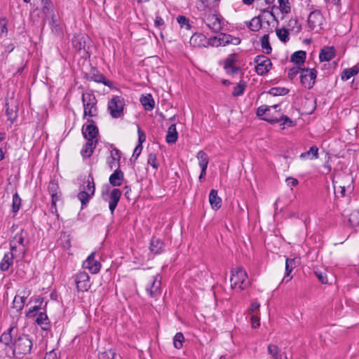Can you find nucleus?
Here are the masks:
<instances>
[{
    "mask_svg": "<svg viewBox=\"0 0 359 359\" xmlns=\"http://www.w3.org/2000/svg\"><path fill=\"white\" fill-rule=\"evenodd\" d=\"M260 307V304L257 300H253L251 302L250 308L247 310L248 313H252L257 311H259Z\"/></svg>",
    "mask_w": 359,
    "mask_h": 359,
    "instance_id": "obj_58",
    "label": "nucleus"
},
{
    "mask_svg": "<svg viewBox=\"0 0 359 359\" xmlns=\"http://www.w3.org/2000/svg\"><path fill=\"white\" fill-rule=\"evenodd\" d=\"M306 52L304 50L296 51L291 56V62L296 65L302 64L306 59Z\"/></svg>",
    "mask_w": 359,
    "mask_h": 359,
    "instance_id": "obj_40",
    "label": "nucleus"
},
{
    "mask_svg": "<svg viewBox=\"0 0 359 359\" xmlns=\"http://www.w3.org/2000/svg\"><path fill=\"white\" fill-rule=\"evenodd\" d=\"M177 22L182 26H186L187 29L190 28L189 20L184 15H179L177 18Z\"/></svg>",
    "mask_w": 359,
    "mask_h": 359,
    "instance_id": "obj_60",
    "label": "nucleus"
},
{
    "mask_svg": "<svg viewBox=\"0 0 359 359\" xmlns=\"http://www.w3.org/2000/svg\"><path fill=\"white\" fill-rule=\"evenodd\" d=\"M261 46L264 53L266 54H270L272 51V48L269 43V34H264L261 38Z\"/></svg>",
    "mask_w": 359,
    "mask_h": 359,
    "instance_id": "obj_42",
    "label": "nucleus"
},
{
    "mask_svg": "<svg viewBox=\"0 0 359 359\" xmlns=\"http://www.w3.org/2000/svg\"><path fill=\"white\" fill-rule=\"evenodd\" d=\"M28 294L25 291L23 295L15 296L13 302V308L15 309L17 311H21L25 305V301L27 298Z\"/></svg>",
    "mask_w": 359,
    "mask_h": 359,
    "instance_id": "obj_33",
    "label": "nucleus"
},
{
    "mask_svg": "<svg viewBox=\"0 0 359 359\" xmlns=\"http://www.w3.org/2000/svg\"><path fill=\"white\" fill-rule=\"evenodd\" d=\"M147 163L150 164L154 169H157L158 164L156 163V155L153 153H150L147 158Z\"/></svg>",
    "mask_w": 359,
    "mask_h": 359,
    "instance_id": "obj_56",
    "label": "nucleus"
},
{
    "mask_svg": "<svg viewBox=\"0 0 359 359\" xmlns=\"http://www.w3.org/2000/svg\"><path fill=\"white\" fill-rule=\"evenodd\" d=\"M29 244V237L27 231L21 229L10 241V247L11 251H15V253L19 252V255L23 257L26 248Z\"/></svg>",
    "mask_w": 359,
    "mask_h": 359,
    "instance_id": "obj_2",
    "label": "nucleus"
},
{
    "mask_svg": "<svg viewBox=\"0 0 359 359\" xmlns=\"http://www.w3.org/2000/svg\"><path fill=\"white\" fill-rule=\"evenodd\" d=\"M88 124L83 126L82 134L87 141L91 140L93 142L97 143L99 135L98 128L93 120L88 118Z\"/></svg>",
    "mask_w": 359,
    "mask_h": 359,
    "instance_id": "obj_8",
    "label": "nucleus"
},
{
    "mask_svg": "<svg viewBox=\"0 0 359 359\" xmlns=\"http://www.w3.org/2000/svg\"><path fill=\"white\" fill-rule=\"evenodd\" d=\"M60 241L62 247L65 249H69L71 246L70 236L66 233H62L60 236Z\"/></svg>",
    "mask_w": 359,
    "mask_h": 359,
    "instance_id": "obj_50",
    "label": "nucleus"
},
{
    "mask_svg": "<svg viewBox=\"0 0 359 359\" xmlns=\"http://www.w3.org/2000/svg\"><path fill=\"white\" fill-rule=\"evenodd\" d=\"M82 102L83 105V117H94L97 116L98 109L97 107V100L93 93H83Z\"/></svg>",
    "mask_w": 359,
    "mask_h": 359,
    "instance_id": "obj_5",
    "label": "nucleus"
},
{
    "mask_svg": "<svg viewBox=\"0 0 359 359\" xmlns=\"http://www.w3.org/2000/svg\"><path fill=\"white\" fill-rule=\"evenodd\" d=\"M36 323L41 327L42 330H47L49 329L50 323L46 313L41 312L36 318Z\"/></svg>",
    "mask_w": 359,
    "mask_h": 359,
    "instance_id": "obj_36",
    "label": "nucleus"
},
{
    "mask_svg": "<svg viewBox=\"0 0 359 359\" xmlns=\"http://www.w3.org/2000/svg\"><path fill=\"white\" fill-rule=\"evenodd\" d=\"M164 248L163 242L157 238H152L150 241V250L154 254L161 253Z\"/></svg>",
    "mask_w": 359,
    "mask_h": 359,
    "instance_id": "obj_29",
    "label": "nucleus"
},
{
    "mask_svg": "<svg viewBox=\"0 0 359 359\" xmlns=\"http://www.w3.org/2000/svg\"><path fill=\"white\" fill-rule=\"evenodd\" d=\"M125 101L121 96L113 97L108 102V110L113 118H117L123 116Z\"/></svg>",
    "mask_w": 359,
    "mask_h": 359,
    "instance_id": "obj_7",
    "label": "nucleus"
},
{
    "mask_svg": "<svg viewBox=\"0 0 359 359\" xmlns=\"http://www.w3.org/2000/svg\"><path fill=\"white\" fill-rule=\"evenodd\" d=\"M278 2L282 12L288 13L290 11V6L288 0H278Z\"/></svg>",
    "mask_w": 359,
    "mask_h": 359,
    "instance_id": "obj_54",
    "label": "nucleus"
},
{
    "mask_svg": "<svg viewBox=\"0 0 359 359\" xmlns=\"http://www.w3.org/2000/svg\"><path fill=\"white\" fill-rule=\"evenodd\" d=\"M315 273L321 283L326 284L327 283V278L325 273L323 271H316Z\"/></svg>",
    "mask_w": 359,
    "mask_h": 359,
    "instance_id": "obj_61",
    "label": "nucleus"
},
{
    "mask_svg": "<svg viewBox=\"0 0 359 359\" xmlns=\"http://www.w3.org/2000/svg\"><path fill=\"white\" fill-rule=\"evenodd\" d=\"M267 351L271 359H287L286 355L285 353L282 354L280 349L275 344H269Z\"/></svg>",
    "mask_w": 359,
    "mask_h": 359,
    "instance_id": "obj_26",
    "label": "nucleus"
},
{
    "mask_svg": "<svg viewBox=\"0 0 359 359\" xmlns=\"http://www.w3.org/2000/svg\"><path fill=\"white\" fill-rule=\"evenodd\" d=\"M72 44L74 48H75L77 50H85L86 41L84 36L81 35L74 36L72 39Z\"/></svg>",
    "mask_w": 359,
    "mask_h": 359,
    "instance_id": "obj_38",
    "label": "nucleus"
},
{
    "mask_svg": "<svg viewBox=\"0 0 359 359\" xmlns=\"http://www.w3.org/2000/svg\"><path fill=\"white\" fill-rule=\"evenodd\" d=\"M209 202L214 209H219L221 207L222 199L218 196L217 191L212 189L209 194Z\"/></svg>",
    "mask_w": 359,
    "mask_h": 359,
    "instance_id": "obj_31",
    "label": "nucleus"
},
{
    "mask_svg": "<svg viewBox=\"0 0 359 359\" xmlns=\"http://www.w3.org/2000/svg\"><path fill=\"white\" fill-rule=\"evenodd\" d=\"M245 90V85L238 83L236 86H234L232 95L235 97L240 96L243 95Z\"/></svg>",
    "mask_w": 359,
    "mask_h": 359,
    "instance_id": "obj_55",
    "label": "nucleus"
},
{
    "mask_svg": "<svg viewBox=\"0 0 359 359\" xmlns=\"http://www.w3.org/2000/svg\"><path fill=\"white\" fill-rule=\"evenodd\" d=\"M317 71L315 69H302L300 75V81L302 85L308 89H311L316 81Z\"/></svg>",
    "mask_w": 359,
    "mask_h": 359,
    "instance_id": "obj_11",
    "label": "nucleus"
},
{
    "mask_svg": "<svg viewBox=\"0 0 359 359\" xmlns=\"http://www.w3.org/2000/svg\"><path fill=\"white\" fill-rule=\"evenodd\" d=\"M89 79L97 83H102L104 85L111 87L112 82L106 79L102 74H100L95 69H93L89 74Z\"/></svg>",
    "mask_w": 359,
    "mask_h": 359,
    "instance_id": "obj_20",
    "label": "nucleus"
},
{
    "mask_svg": "<svg viewBox=\"0 0 359 359\" xmlns=\"http://www.w3.org/2000/svg\"><path fill=\"white\" fill-rule=\"evenodd\" d=\"M276 34L278 39L283 42H287L289 40V32L286 29H278L276 30Z\"/></svg>",
    "mask_w": 359,
    "mask_h": 359,
    "instance_id": "obj_51",
    "label": "nucleus"
},
{
    "mask_svg": "<svg viewBox=\"0 0 359 359\" xmlns=\"http://www.w3.org/2000/svg\"><path fill=\"white\" fill-rule=\"evenodd\" d=\"M178 138V133L176 130V125L172 124L168 129L166 135V142L168 144L175 143Z\"/></svg>",
    "mask_w": 359,
    "mask_h": 359,
    "instance_id": "obj_34",
    "label": "nucleus"
},
{
    "mask_svg": "<svg viewBox=\"0 0 359 359\" xmlns=\"http://www.w3.org/2000/svg\"><path fill=\"white\" fill-rule=\"evenodd\" d=\"M86 183L87 184L84 186L83 190L80 191L77 196L81 203L82 208L87 205L95 191L94 180L91 174L88 175Z\"/></svg>",
    "mask_w": 359,
    "mask_h": 359,
    "instance_id": "obj_6",
    "label": "nucleus"
},
{
    "mask_svg": "<svg viewBox=\"0 0 359 359\" xmlns=\"http://www.w3.org/2000/svg\"><path fill=\"white\" fill-rule=\"evenodd\" d=\"M43 4L42 11L47 16L53 13V5L51 0H41Z\"/></svg>",
    "mask_w": 359,
    "mask_h": 359,
    "instance_id": "obj_43",
    "label": "nucleus"
},
{
    "mask_svg": "<svg viewBox=\"0 0 359 359\" xmlns=\"http://www.w3.org/2000/svg\"><path fill=\"white\" fill-rule=\"evenodd\" d=\"M207 46H216V47L221 46V42H219V36H213L210 39H208Z\"/></svg>",
    "mask_w": 359,
    "mask_h": 359,
    "instance_id": "obj_59",
    "label": "nucleus"
},
{
    "mask_svg": "<svg viewBox=\"0 0 359 359\" xmlns=\"http://www.w3.org/2000/svg\"><path fill=\"white\" fill-rule=\"evenodd\" d=\"M208 39L204 34L201 33L193 34L189 41L190 45L195 48L206 47Z\"/></svg>",
    "mask_w": 359,
    "mask_h": 359,
    "instance_id": "obj_17",
    "label": "nucleus"
},
{
    "mask_svg": "<svg viewBox=\"0 0 359 359\" xmlns=\"http://www.w3.org/2000/svg\"><path fill=\"white\" fill-rule=\"evenodd\" d=\"M266 15L273 16V13L269 11H264L263 14L253 18L249 22L248 27L253 32H257L262 28L263 19L266 18Z\"/></svg>",
    "mask_w": 359,
    "mask_h": 359,
    "instance_id": "obj_16",
    "label": "nucleus"
},
{
    "mask_svg": "<svg viewBox=\"0 0 359 359\" xmlns=\"http://www.w3.org/2000/svg\"><path fill=\"white\" fill-rule=\"evenodd\" d=\"M196 157L198 160V164L201 168L207 169L209 163V158L206 153L203 151H199Z\"/></svg>",
    "mask_w": 359,
    "mask_h": 359,
    "instance_id": "obj_41",
    "label": "nucleus"
},
{
    "mask_svg": "<svg viewBox=\"0 0 359 359\" xmlns=\"http://www.w3.org/2000/svg\"><path fill=\"white\" fill-rule=\"evenodd\" d=\"M231 287L243 290L250 286V280L245 271L241 267H237L231 270L230 278Z\"/></svg>",
    "mask_w": 359,
    "mask_h": 359,
    "instance_id": "obj_3",
    "label": "nucleus"
},
{
    "mask_svg": "<svg viewBox=\"0 0 359 359\" xmlns=\"http://www.w3.org/2000/svg\"><path fill=\"white\" fill-rule=\"evenodd\" d=\"M213 0H201V8L202 10L205 11L210 8L211 4Z\"/></svg>",
    "mask_w": 359,
    "mask_h": 359,
    "instance_id": "obj_64",
    "label": "nucleus"
},
{
    "mask_svg": "<svg viewBox=\"0 0 359 359\" xmlns=\"http://www.w3.org/2000/svg\"><path fill=\"white\" fill-rule=\"evenodd\" d=\"M294 259L287 258L285 260V276L283 278V280H285L286 282H288L290 278L286 279L287 276H289L290 273L292 272L294 268Z\"/></svg>",
    "mask_w": 359,
    "mask_h": 359,
    "instance_id": "obj_44",
    "label": "nucleus"
},
{
    "mask_svg": "<svg viewBox=\"0 0 359 359\" xmlns=\"http://www.w3.org/2000/svg\"><path fill=\"white\" fill-rule=\"evenodd\" d=\"M348 221L353 226H359V210L352 212L349 216Z\"/></svg>",
    "mask_w": 359,
    "mask_h": 359,
    "instance_id": "obj_48",
    "label": "nucleus"
},
{
    "mask_svg": "<svg viewBox=\"0 0 359 359\" xmlns=\"http://www.w3.org/2000/svg\"><path fill=\"white\" fill-rule=\"evenodd\" d=\"M335 56V49L333 46H326L321 49L319 54L320 62L330 61Z\"/></svg>",
    "mask_w": 359,
    "mask_h": 359,
    "instance_id": "obj_21",
    "label": "nucleus"
},
{
    "mask_svg": "<svg viewBox=\"0 0 359 359\" xmlns=\"http://www.w3.org/2000/svg\"><path fill=\"white\" fill-rule=\"evenodd\" d=\"M348 184L346 186H334L333 185L334 189V194L337 197H344L345 196L350 194L353 191V186L351 185V180H348Z\"/></svg>",
    "mask_w": 359,
    "mask_h": 359,
    "instance_id": "obj_22",
    "label": "nucleus"
},
{
    "mask_svg": "<svg viewBox=\"0 0 359 359\" xmlns=\"http://www.w3.org/2000/svg\"><path fill=\"white\" fill-rule=\"evenodd\" d=\"M8 32L7 22L5 18L0 19V35L6 34Z\"/></svg>",
    "mask_w": 359,
    "mask_h": 359,
    "instance_id": "obj_62",
    "label": "nucleus"
},
{
    "mask_svg": "<svg viewBox=\"0 0 359 359\" xmlns=\"http://www.w3.org/2000/svg\"><path fill=\"white\" fill-rule=\"evenodd\" d=\"M95 253L92 252L83 262V267L88 269L92 273H97L100 271L101 264L95 259Z\"/></svg>",
    "mask_w": 359,
    "mask_h": 359,
    "instance_id": "obj_15",
    "label": "nucleus"
},
{
    "mask_svg": "<svg viewBox=\"0 0 359 359\" xmlns=\"http://www.w3.org/2000/svg\"><path fill=\"white\" fill-rule=\"evenodd\" d=\"M184 341V337L182 332H177L173 338V345L175 348L180 349Z\"/></svg>",
    "mask_w": 359,
    "mask_h": 359,
    "instance_id": "obj_46",
    "label": "nucleus"
},
{
    "mask_svg": "<svg viewBox=\"0 0 359 359\" xmlns=\"http://www.w3.org/2000/svg\"><path fill=\"white\" fill-rule=\"evenodd\" d=\"M350 179L351 180V185H352V183H353V178L351 175H348V174H339L338 175L336 176L335 179L333 180L332 182H333V185L334 186H346L347 184H348V180Z\"/></svg>",
    "mask_w": 359,
    "mask_h": 359,
    "instance_id": "obj_30",
    "label": "nucleus"
},
{
    "mask_svg": "<svg viewBox=\"0 0 359 359\" xmlns=\"http://www.w3.org/2000/svg\"><path fill=\"white\" fill-rule=\"evenodd\" d=\"M219 40L221 42V46H226L228 44L238 45L241 43V40L238 37H234L231 35L221 33L219 35Z\"/></svg>",
    "mask_w": 359,
    "mask_h": 359,
    "instance_id": "obj_25",
    "label": "nucleus"
},
{
    "mask_svg": "<svg viewBox=\"0 0 359 359\" xmlns=\"http://www.w3.org/2000/svg\"><path fill=\"white\" fill-rule=\"evenodd\" d=\"M300 158L302 159L318 158V148L316 146H312L309 151L301 154Z\"/></svg>",
    "mask_w": 359,
    "mask_h": 359,
    "instance_id": "obj_39",
    "label": "nucleus"
},
{
    "mask_svg": "<svg viewBox=\"0 0 359 359\" xmlns=\"http://www.w3.org/2000/svg\"><path fill=\"white\" fill-rule=\"evenodd\" d=\"M21 206V198L18 194L15 192L13 196L12 212L16 213L18 212Z\"/></svg>",
    "mask_w": 359,
    "mask_h": 359,
    "instance_id": "obj_45",
    "label": "nucleus"
},
{
    "mask_svg": "<svg viewBox=\"0 0 359 359\" xmlns=\"http://www.w3.org/2000/svg\"><path fill=\"white\" fill-rule=\"evenodd\" d=\"M48 190L50 194L60 192L59 191L58 183L55 180L50 181L48 186Z\"/></svg>",
    "mask_w": 359,
    "mask_h": 359,
    "instance_id": "obj_53",
    "label": "nucleus"
},
{
    "mask_svg": "<svg viewBox=\"0 0 359 359\" xmlns=\"http://www.w3.org/2000/svg\"><path fill=\"white\" fill-rule=\"evenodd\" d=\"M14 252L15 251H11L4 254V256L0 263V269L2 271L8 270L10 266L13 264L15 257Z\"/></svg>",
    "mask_w": 359,
    "mask_h": 359,
    "instance_id": "obj_23",
    "label": "nucleus"
},
{
    "mask_svg": "<svg viewBox=\"0 0 359 359\" xmlns=\"http://www.w3.org/2000/svg\"><path fill=\"white\" fill-rule=\"evenodd\" d=\"M75 283L78 291L86 292L90 287V276L85 271H79L75 278Z\"/></svg>",
    "mask_w": 359,
    "mask_h": 359,
    "instance_id": "obj_13",
    "label": "nucleus"
},
{
    "mask_svg": "<svg viewBox=\"0 0 359 359\" xmlns=\"http://www.w3.org/2000/svg\"><path fill=\"white\" fill-rule=\"evenodd\" d=\"M234 62H235V55H230L225 60L224 67L225 68L231 67H233Z\"/></svg>",
    "mask_w": 359,
    "mask_h": 359,
    "instance_id": "obj_63",
    "label": "nucleus"
},
{
    "mask_svg": "<svg viewBox=\"0 0 359 359\" xmlns=\"http://www.w3.org/2000/svg\"><path fill=\"white\" fill-rule=\"evenodd\" d=\"M120 160H121L120 151L118 149H116V147H114L110 153V159L107 162L109 167L111 169H113L114 168H115L116 166H118V168H119Z\"/></svg>",
    "mask_w": 359,
    "mask_h": 359,
    "instance_id": "obj_24",
    "label": "nucleus"
},
{
    "mask_svg": "<svg viewBox=\"0 0 359 359\" xmlns=\"http://www.w3.org/2000/svg\"><path fill=\"white\" fill-rule=\"evenodd\" d=\"M324 20L325 19L321 12L316 10L310 13L308 17L307 24L310 30L318 32L322 29Z\"/></svg>",
    "mask_w": 359,
    "mask_h": 359,
    "instance_id": "obj_9",
    "label": "nucleus"
},
{
    "mask_svg": "<svg viewBox=\"0 0 359 359\" xmlns=\"http://www.w3.org/2000/svg\"><path fill=\"white\" fill-rule=\"evenodd\" d=\"M124 174L122 170L117 168L110 175L109 182L113 187H120L123 182Z\"/></svg>",
    "mask_w": 359,
    "mask_h": 359,
    "instance_id": "obj_18",
    "label": "nucleus"
},
{
    "mask_svg": "<svg viewBox=\"0 0 359 359\" xmlns=\"http://www.w3.org/2000/svg\"><path fill=\"white\" fill-rule=\"evenodd\" d=\"M140 102L147 111H151L154 107V100L150 94L142 95L140 98Z\"/></svg>",
    "mask_w": 359,
    "mask_h": 359,
    "instance_id": "obj_35",
    "label": "nucleus"
},
{
    "mask_svg": "<svg viewBox=\"0 0 359 359\" xmlns=\"http://www.w3.org/2000/svg\"><path fill=\"white\" fill-rule=\"evenodd\" d=\"M359 72L358 66H353L351 68L345 69L341 74V78L343 81H347L351 77L356 75Z\"/></svg>",
    "mask_w": 359,
    "mask_h": 359,
    "instance_id": "obj_37",
    "label": "nucleus"
},
{
    "mask_svg": "<svg viewBox=\"0 0 359 359\" xmlns=\"http://www.w3.org/2000/svg\"><path fill=\"white\" fill-rule=\"evenodd\" d=\"M52 32L55 35H61L62 34V27L59 22L58 18L52 13L50 15V21L49 22Z\"/></svg>",
    "mask_w": 359,
    "mask_h": 359,
    "instance_id": "obj_28",
    "label": "nucleus"
},
{
    "mask_svg": "<svg viewBox=\"0 0 359 359\" xmlns=\"http://www.w3.org/2000/svg\"><path fill=\"white\" fill-rule=\"evenodd\" d=\"M204 22L213 32L217 33L222 29L221 20L219 16L215 14L205 15Z\"/></svg>",
    "mask_w": 359,
    "mask_h": 359,
    "instance_id": "obj_14",
    "label": "nucleus"
},
{
    "mask_svg": "<svg viewBox=\"0 0 359 359\" xmlns=\"http://www.w3.org/2000/svg\"><path fill=\"white\" fill-rule=\"evenodd\" d=\"M6 115L8 121L13 123L18 117V107L13 100L6 102Z\"/></svg>",
    "mask_w": 359,
    "mask_h": 359,
    "instance_id": "obj_19",
    "label": "nucleus"
},
{
    "mask_svg": "<svg viewBox=\"0 0 359 359\" xmlns=\"http://www.w3.org/2000/svg\"><path fill=\"white\" fill-rule=\"evenodd\" d=\"M161 277L156 274L148 280L146 285V291L152 297H157L161 294Z\"/></svg>",
    "mask_w": 359,
    "mask_h": 359,
    "instance_id": "obj_10",
    "label": "nucleus"
},
{
    "mask_svg": "<svg viewBox=\"0 0 359 359\" xmlns=\"http://www.w3.org/2000/svg\"><path fill=\"white\" fill-rule=\"evenodd\" d=\"M270 112H271L270 107H269L266 105H262L257 109V115L260 117L264 115H266L265 117H267L268 114H269V116H271Z\"/></svg>",
    "mask_w": 359,
    "mask_h": 359,
    "instance_id": "obj_52",
    "label": "nucleus"
},
{
    "mask_svg": "<svg viewBox=\"0 0 359 359\" xmlns=\"http://www.w3.org/2000/svg\"><path fill=\"white\" fill-rule=\"evenodd\" d=\"M302 68L294 67L290 68L288 71V77L290 80H292L299 72L302 74Z\"/></svg>",
    "mask_w": 359,
    "mask_h": 359,
    "instance_id": "obj_57",
    "label": "nucleus"
},
{
    "mask_svg": "<svg viewBox=\"0 0 359 359\" xmlns=\"http://www.w3.org/2000/svg\"><path fill=\"white\" fill-rule=\"evenodd\" d=\"M256 63V72L259 75H264L271 69V62L264 55H257L254 60Z\"/></svg>",
    "mask_w": 359,
    "mask_h": 359,
    "instance_id": "obj_12",
    "label": "nucleus"
},
{
    "mask_svg": "<svg viewBox=\"0 0 359 359\" xmlns=\"http://www.w3.org/2000/svg\"><path fill=\"white\" fill-rule=\"evenodd\" d=\"M97 143L93 142L91 140L87 141L81 151V156L83 158L90 157L97 146Z\"/></svg>",
    "mask_w": 359,
    "mask_h": 359,
    "instance_id": "obj_32",
    "label": "nucleus"
},
{
    "mask_svg": "<svg viewBox=\"0 0 359 359\" xmlns=\"http://www.w3.org/2000/svg\"><path fill=\"white\" fill-rule=\"evenodd\" d=\"M262 119L271 123H276L280 121H283L282 125L288 124L289 126H292L293 123V121L288 116L283 114H281L279 117H273L268 114L267 117H264Z\"/></svg>",
    "mask_w": 359,
    "mask_h": 359,
    "instance_id": "obj_27",
    "label": "nucleus"
},
{
    "mask_svg": "<svg viewBox=\"0 0 359 359\" xmlns=\"http://www.w3.org/2000/svg\"><path fill=\"white\" fill-rule=\"evenodd\" d=\"M289 93V90L285 88H281V87H273L271 88L269 93L270 95H272L273 96H279V95H285Z\"/></svg>",
    "mask_w": 359,
    "mask_h": 359,
    "instance_id": "obj_47",
    "label": "nucleus"
},
{
    "mask_svg": "<svg viewBox=\"0 0 359 359\" xmlns=\"http://www.w3.org/2000/svg\"><path fill=\"white\" fill-rule=\"evenodd\" d=\"M122 195V191L117 188H114L110 191V187L108 184H106L102 191V197L104 201H109V209L111 215H114V212L120 201Z\"/></svg>",
    "mask_w": 359,
    "mask_h": 359,
    "instance_id": "obj_4",
    "label": "nucleus"
},
{
    "mask_svg": "<svg viewBox=\"0 0 359 359\" xmlns=\"http://www.w3.org/2000/svg\"><path fill=\"white\" fill-rule=\"evenodd\" d=\"M32 346V337L24 333L20 334L15 324L11 325L0 337V347L5 348L6 355L9 358H22L29 355Z\"/></svg>",
    "mask_w": 359,
    "mask_h": 359,
    "instance_id": "obj_1",
    "label": "nucleus"
},
{
    "mask_svg": "<svg viewBox=\"0 0 359 359\" xmlns=\"http://www.w3.org/2000/svg\"><path fill=\"white\" fill-rule=\"evenodd\" d=\"M116 356V352L114 349H109L101 352L98 355L99 359H114Z\"/></svg>",
    "mask_w": 359,
    "mask_h": 359,
    "instance_id": "obj_49",
    "label": "nucleus"
}]
</instances>
